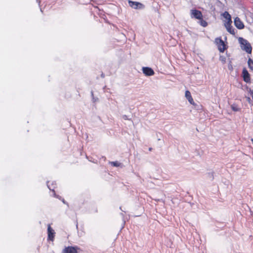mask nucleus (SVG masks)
<instances>
[{
	"mask_svg": "<svg viewBox=\"0 0 253 253\" xmlns=\"http://www.w3.org/2000/svg\"><path fill=\"white\" fill-rule=\"evenodd\" d=\"M238 41L240 43L241 49L248 53H251L252 48L248 41L243 38H239Z\"/></svg>",
	"mask_w": 253,
	"mask_h": 253,
	"instance_id": "1",
	"label": "nucleus"
},
{
	"mask_svg": "<svg viewBox=\"0 0 253 253\" xmlns=\"http://www.w3.org/2000/svg\"><path fill=\"white\" fill-rule=\"evenodd\" d=\"M215 42L218 46V50L221 52H223L225 50V44L223 41L220 38H216Z\"/></svg>",
	"mask_w": 253,
	"mask_h": 253,
	"instance_id": "2",
	"label": "nucleus"
},
{
	"mask_svg": "<svg viewBox=\"0 0 253 253\" xmlns=\"http://www.w3.org/2000/svg\"><path fill=\"white\" fill-rule=\"evenodd\" d=\"M128 3L129 6L134 9H142L144 8V5L138 2L129 0Z\"/></svg>",
	"mask_w": 253,
	"mask_h": 253,
	"instance_id": "3",
	"label": "nucleus"
},
{
	"mask_svg": "<svg viewBox=\"0 0 253 253\" xmlns=\"http://www.w3.org/2000/svg\"><path fill=\"white\" fill-rule=\"evenodd\" d=\"M191 14L192 16H193L195 18L197 19H201L202 18V13L197 10L192 9L191 10Z\"/></svg>",
	"mask_w": 253,
	"mask_h": 253,
	"instance_id": "4",
	"label": "nucleus"
},
{
	"mask_svg": "<svg viewBox=\"0 0 253 253\" xmlns=\"http://www.w3.org/2000/svg\"><path fill=\"white\" fill-rule=\"evenodd\" d=\"M234 24L235 26L239 29H242L244 27L243 23L238 17H236L234 19Z\"/></svg>",
	"mask_w": 253,
	"mask_h": 253,
	"instance_id": "5",
	"label": "nucleus"
},
{
	"mask_svg": "<svg viewBox=\"0 0 253 253\" xmlns=\"http://www.w3.org/2000/svg\"><path fill=\"white\" fill-rule=\"evenodd\" d=\"M142 71L146 76H150L154 74V71L149 67H143Z\"/></svg>",
	"mask_w": 253,
	"mask_h": 253,
	"instance_id": "6",
	"label": "nucleus"
},
{
	"mask_svg": "<svg viewBox=\"0 0 253 253\" xmlns=\"http://www.w3.org/2000/svg\"><path fill=\"white\" fill-rule=\"evenodd\" d=\"M242 74L244 81L246 83H249L250 82V76L246 68L243 69Z\"/></svg>",
	"mask_w": 253,
	"mask_h": 253,
	"instance_id": "7",
	"label": "nucleus"
},
{
	"mask_svg": "<svg viewBox=\"0 0 253 253\" xmlns=\"http://www.w3.org/2000/svg\"><path fill=\"white\" fill-rule=\"evenodd\" d=\"M47 232H48V238L50 240L53 241L54 236V231L51 227L50 225H48L47 228Z\"/></svg>",
	"mask_w": 253,
	"mask_h": 253,
	"instance_id": "8",
	"label": "nucleus"
},
{
	"mask_svg": "<svg viewBox=\"0 0 253 253\" xmlns=\"http://www.w3.org/2000/svg\"><path fill=\"white\" fill-rule=\"evenodd\" d=\"M63 253H77L75 247H68L66 248L63 251Z\"/></svg>",
	"mask_w": 253,
	"mask_h": 253,
	"instance_id": "9",
	"label": "nucleus"
},
{
	"mask_svg": "<svg viewBox=\"0 0 253 253\" xmlns=\"http://www.w3.org/2000/svg\"><path fill=\"white\" fill-rule=\"evenodd\" d=\"M223 17L226 19V21H230L231 20V15L229 14V13L227 11H225L222 13Z\"/></svg>",
	"mask_w": 253,
	"mask_h": 253,
	"instance_id": "10",
	"label": "nucleus"
},
{
	"mask_svg": "<svg viewBox=\"0 0 253 253\" xmlns=\"http://www.w3.org/2000/svg\"><path fill=\"white\" fill-rule=\"evenodd\" d=\"M248 64L249 68L251 70H253V60L252 59L249 58L248 59Z\"/></svg>",
	"mask_w": 253,
	"mask_h": 253,
	"instance_id": "11",
	"label": "nucleus"
},
{
	"mask_svg": "<svg viewBox=\"0 0 253 253\" xmlns=\"http://www.w3.org/2000/svg\"><path fill=\"white\" fill-rule=\"evenodd\" d=\"M226 30L231 34L235 35L234 30L232 26H230L229 27L226 28Z\"/></svg>",
	"mask_w": 253,
	"mask_h": 253,
	"instance_id": "12",
	"label": "nucleus"
},
{
	"mask_svg": "<svg viewBox=\"0 0 253 253\" xmlns=\"http://www.w3.org/2000/svg\"><path fill=\"white\" fill-rule=\"evenodd\" d=\"M232 20L230 21H225L224 26L226 28L231 26Z\"/></svg>",
	"mask_w": 253,
	"mask_h": 253,
	"instance_id": "13",
	"label": "nucleus"
},
{
	"mask_svg": "<svg viewBox=\"0 0 253 253\" xmlns=\"http://www.w3.org/2000/svg\"><path fill=\"white\" fill-rule=\"evenodd\" d=\"M110 164L113 166L114 167H120L121 166V163H119L118 162H110Z\"/></svg>",
	"mask_w": 253,
	"mask_h": 253,
	"instance_id": "14",
	"label": "nucleus"
},
{
	"mask_svg": "<svg viewBox=\"0 0 253 253\" xmlns=\"http://www.w3.org/2000/svg\"><path fill=\"white\" fill-rule=\"evenodd\" d=\"M185 96L187 99H189L192 97L191 93L188 90L185 91Z\"/></svg>",
	"mask_w": 253,
	"mask_h": 253,
	"instance_id": "15",
	"label": "nucleus"
},
{
	"mask_svg": "<svg viewBox=\"0 0 253 253\" xmlns=\"http://www.w3.org/2000/svg\"><path fill=\"white\" fill-rule=\"evenodd\" d=\"M231 108L232 110L234 111H237L238 110V109L237 107L232 105Z\"/></svg>",
	"mask_w": 253,
	"mask_h": 253,
	"instance_id": "16",
	"label": "nucleus"
},
{
	"mask_svg": "<svg viewBox=\"0 0 253 253\" xmlns=\"http://www.w3.org/2000/svg\"><path fill=\"white\" fill-rule=\"evenodd\" d=\"M188 101L189 102V103L191 104H194V100L192 98V97H191V98L188 99Z\"/></svg>",
	"mask_w": 253,
	"mask_h": 253,
	"instance_id": "17",
	"label": "nucleus"
},
{
	"mask_svg": "<svg viewBox=\"0 0 253 253\" xmlns=\"http://www.w3.org/2000/svg\"><path fill=\"white\" fill-rule=\"evenodd\" d=\"M201 25L203 27H206L207 25V23L206 21H202V23H201Z\"/></svg>",
	"mask_w": 253,
	"mask_h": 253,
	"instance_id": "18",
	"label": "nucleus"
},
{
	"mask_svg": "<svg viewBox=\"0 0 253 253\" xmlns=\"http://www.w3.org/2000/svg\"><path fill=\"white\" fill-rule=\"evenodd\" d=\"M49 182H47V186H48V187L49 188V189L50 190H51V188L50 187V186H49Z\"/></svg>",
	"mask_w": 253,
	"mask_h": 253,
	"instance_id": "19",
	"label": "nucleus"
},
{
	"mask_svg": "<svg viewBox=\"0 0 253 253\" xmlns=\"http://www.w3.org/2000/svg\"><path fill=\"white\" fill-rule=\"evenodd\" d=\"M123 118L124 119L126 120V116L124 115V116L123 117Z\"/></svg>",
	"mask_w": 253,
	"mask_h": 253,
	"instance_id": "20",
	"label": "nucleus"
},
{
	"mask_svg": "<svg viewBox=\"0 0 253 253\" xmlns=\"http://www.w3.org/2000/svg\"><path fill=\"white\" fill-rule=\"evenodd\" d=\"M91 95H92V96H93V92H92V91L91 92Z\"/></svg>",
	"mask_w": 253,
	"mask_h": 253,
	"instance_id": "21",
	"label": "nucleus"
}]
</instances>
